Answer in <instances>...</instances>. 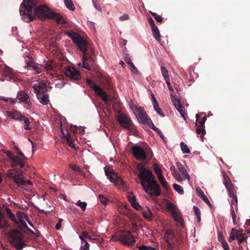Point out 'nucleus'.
<instances>
[{
  "label": "nucleus",
  "instance_id": "obj_1",
  "mask_svg": "<svg viewBox=\"0 0 250 250\" xmlns=\"http://www.w3.org/2000/svg\"><path fill=\"white\" fill-rule=\"evenodd\" d=\"M37 0H23L20 7L19 12L21 18L25 22L33 21L37 15L39 18L49 19L53 12L46 5L39 6L33 10Z\"/></svg>",
  "mask_w": 250,
  "mask_h": 250
},
{
  "label": "nucleus",
  "instance_id": "obj_2",
  "mask_svg": "<svg viewBox=\"0 0 250 250\" xmlns=\"http://www.w3.org/2000/svg\"><path fill=\"white\" fill-rule=\"evenodd\" d=\"M138 178L146 193L151 196H158L160 194V187L151 171L142 168Z\"/></svg>",
  "mask_w": 250,
  "mask_h": 250
},
{
  "label": "nucleus",
  "instance_id": "obj_3",
  "mask_svg": "<svg viewBox=\"0 0 250 250\" xmlns=\"http://www.w3.org/2000/svg\"><path fill=\"white\" fill-rule=\"evenodd\" d=\"M65 34L71 38L81 51L84 53L82 58L83 62L79 63L78 64V66L89 70H90L91 67L89 63H94V60L92 54L86 53L87 45V42L79 34L73 31L66 32Z\"/></svg>",
  "mask_w": 250,
  "mask_h": 250
},
{
  "label": "nucleus",
  "instance_id": "obj_4",
  "mask_svg": "<svg viewBox=\"0 0 250 250\" xmlns=\"http://www.w3.org/2000/svg\"><path fill=\"white\" fill-rule=\"evenodd\" d=\"M9 241L18 250H21L25 246L21 232L17 230L13 229L8 233Z\"/></svg>",
  "mask_w": 250,
  "mask_h": 250
},
{
  "label": "nucleus",
  "instance_id": "obj_5",
  "mask_svg": "<svg viewBox=\"0 0 250 250\" xmlns=\"http://www.w3.org/2000/svg\"><path fill=\"white\" fill-rule=\"evenodd\" d=\"M166 208L176 222V225L182 228L184 227V223L182 215L176 206L171 202H169L167 203Z\"/></svg>",
  "mask_w": 250,
  "mask_h": 250
},
{
  "label": "nucleus",
  "instance_id": "obj_6",
  "mask_svg": "<svg viewBox=\"0 0 250 250\" xmlns=\"http://www.w3.org/2000/svg\"><path fill=\"white\" fill-rule=\"evenodd\" d=\"M130 107L140 124L144 125L149 124V122L151 119L148 117L143 107L131 104Z\"/></svg>",
  "mask_w": 250,
  "mask_h": 250
},
{
  "label": "nucleus",
  "instance_id": "obj_7",
  "mask_svg": "<svg viewBox=\"0 0 250 250\" xmlns=\"http://www.w3.org/2000/svg\"><path fill=\"white\" fill-rule=\"evenodd\" d=\"M117 120L121 126L127 129L133 134L136 133L135 125L132 120L125 114L123 113L120 114L117 116Z\"/></svg>",
  "mask_w": 250,
  "mask_h": 250
},
{
  "label": "nucleus",
  "instance_id": "obj_8",
  "mask_svg": "<svg viewBox=\"0 0 250 250\" xmlns=\"http://www.w3.org/2000/svg\"><path fill=\"white\" fill-rule=\"evenodd\" d=\"M7 175L9 177L12 178L14 182L19 187L26 185H32V182L30 180L24 179L22 172L20 170L19 172H12L11 170H9L7 172Z\"/></svg>",
  "mask_w": 250,
  "mask_h": 250
},
{
  "label": "nucleus",
  "instance_id": "obj_9",
  "mask_svg": "<svg viewBox=\"0 0 250 250\" xmlns=\"http://www.w3.org/2000/svg\"><path fill=\"white\" fill-rule=\"evenodd\" d=\"M86 83L91 88L94 90L96 94L98 95L102 99L105 104L108 103L107 95L105 91L103 90L100 86L97 85L95 82L89 79L86 80Z\"/></svg>",
  "mask_w": 250,
  "mask_h": 250
},
{
  "label": "nucleus",
  "instance_id": "obj_10",
  "mask_svg": "<svg viewBox=\"0 0 250 250\" xmlns=\"http://www.w3.org/2000/svg\"><path fill=\"white\" fill-rule=\"evenodd\" d=\"M104 172L110 182L114 183L115 185L123 186L124 185V181L113 169L104 168Z\"/></svg>",
  "mask_w": 250,
  "mask_h": 250
},
{
  "label": "nucleus",
  "instance_id": "obj_11",
  "mask_svg": "<svg viewBox=\"0 0 250 250\" xmlns=\"http://www.w3.org/2000/svg\"><path fill=\"white\" fill-rule=\"evenodd\" d=\"M119 241L124 245L130 246H133L135 243L134 237L129 231L123 230L120 234Z\"/></svg>",
  "mask_w": 250,
  "mask_h": 250
},
{
  "label": "nucleus",
  "instance_id": "obj_12",
  "mask_svg": "<svg viewBox=\"0 0 250 250\" xmlns=\"http://www.w3.org/2000/svg\"><path fill=\"white\" fill-rule=\"evenodd\" d=\"M170 97L173 105L180 114L183 118L185 120L186 113L184 110V107L181 104L180 99L176 96H175L173 94L170 95Z\"/></svg>",
  "mask_w": 250,
  "mask_h": 250
},
{
  "label": "nucleus",
  "instance_id": "obj_13",
  "mask_svg": "<svg viewBox=\"0 0 250 250\" xmlns=\"http://www.w3.org/2000/svg\"><path fill=\"white\" fill-rule=\"evenodd\" d=\"M132 153L138 160H144L146 158L144 149L139 146L135 145L132 146Z\"/></svg>",
  "mask_w": 250,
  "mask_h": 250
},
{
  "label": "nucleus",
  "instance_id": "obj_14",
  "mask_svg": "<svg viewBox=\"0 0 250 250\" xmlns=\"http://www.w3.org/2000/svg\"><path fill=\"white\" fill-rule=\"evenodd\" d=\"M64 73L72 80H78L81 78V74L76 68L71 66L67 67Z\"/></svg>",
  "mask_w": 250,
  "mask_h": 250
},
{
  "label": "nucleus",
  "instance_id": "obj_15",
  "mask_svg": "<svg viewBox=\"0 0 250 250\" xmlns=\"http://www.w3.org/2000/svg\"><path fill=\"white\" fill-rule=\"evenodd\" d=\"M16 97L17 100H19V103H23L28 106H30L32 104L30 97L25 91H19L17 93Z\"/></svg>",
  "mask_w": 250,
  "mask_h": 250
},
{
  "label": "nucleus",
  "instance_id": "obj_16",
  "mask_svg": "<svg viewBox=\"0 0 250 250\" xmlns=\"http://www.w3.org/2000/svg\"><path fill=\"white\" fill-rule=\"evenodd\" d=\"M57 69L56 63L53 61L47 62L44 66V69L45 70L47 73L53 77L56 76Z\"/></svg>",
  "mask_w": 250,
  "mask_h": 250
},
{
  "label": "nucleus",
  "instance_id": "obj_17",
  "mask_svg": "<svg viewBox=\"0 0 250 250\" xmlns=\"http://www.w3.org/2000/svg\"><path fill=\"white\" fill-rule=\"evenodd\" d=\"M6 114L8 117L12 120L15 121H20L23 115L21 114L19 111L13 109L12 110H7L5 112Z\"/></svg>",
  "mask_w": 250,
  "mask_h": 250
},
{
  "label": "nucleus",
  "instance_id": "obj_18",
  "mask_svg": "<svg viewBox=\"0 0 250 250\" xmlns=\"http://www.w3.org/2000/svg\"><path fill=\"white\" fill-rule=\"evenodd\" d=\"M46 87V83L43 81L38 82L33 85V88L34 92L36 93L37 97H39L40 92Z\"/></svg>",
  "mask_w": 250,
  "mask_h": 250
},
{
  "label": "nucleus",
  "instance_id": "obj_19",
  "mask_svg": "<svg viewBox=\"0 0 250 250\" xmlns=\"http://www.w3.org/2000/svg\"><path fill=\"white\" fill-rule=\"evenodd\" d=\"M61 132L63 137L66 139L67 143L69 146L72 148H75V145L74 143L72 141L71 136L69 131L66 129L64 130L61 125Z\"/></svg>",
  "mask_w": 250,
  "mask_h": 250
},
{
  "label": "nucleus",
  "instance_id": "obj_20",
  "mask_svg": "<svg viewBox=\"0 0 250 250\" xmlns=\"http://www.w3.org/2000/svg\"><path fill=\"white\" fill-rule=\"evenodd\" d=\"M11 162L13 163V167L15 166L19 165L21 168L24 166L25 160L21 159L19 156L14 155L10 159Z\"/></svg>",
  "mask_w": 250,
  "mask_h": 250
},
{
  "label": "nucleus",
  "instance_id": "obj_21",
  "mask_svg": "<svg viewBox=\"0 0 250 250\" xmlns=\"http://www.w3.org/2000/svg\"><path fill=\"white\" fill-rule=\"evenodd\" d=\"M26 67H29L30 70H32L37 74H40L44 70V65L41 64L35 65L32 63L27 62Z\"/></svg>",
  "mask_w": 250,
  "mask_h": 250
},
{
  "label": "nucleus",
  "instance_id": "obj_22",
  "mask_svg": "<svg viewBox=\"0 0 250 250\" xmlns=\"http://www.w3.org/2000/svg\"><path fill=\"white\" fill-rule=\"evenodd\" d=\"M176 166L179 170V171L182 174L185 178L187 179L188 183L190 184V177L189 175L187 172V170L184 167V166L180 162L176 163Z\"/></svg>",
  "mask_w": 250,
  "mask_h": 250
},
{
  "label": "nucleus",
  "instance_id": "obj_23",
  "mask_svg": "<svg viewBox=\"0 0 250 250\" xmlns=\"http://www.w3.org/2000/svg\"><path fill=\"white\" fill-rule=\"evenodd\" d=\"M196 191L198 195L203 200L210 208H212V205L208 199V197L204 194L203 192L199 187L196 188Z\"/></svg>",
  "mask_w": 250,
  "mask_h": 250
},
{
  "label": "nucleus",
  "instance_id": "obj_24",
  "mask_svg": "<svg viewBox=\"0 0 250 250\" xmlns=\"http://www.w3.org/2000/svg\"><path fill=\"white\" fill-rule=\"evenodd\" d=\"M3 72L6 76H8L10 80H14V76L16 72L12 68L5 65L3 68Z\"/></svg>",
  "mask_w": 250,
  "mask_h": 250
},
{
  "label": "nucleus",
  "instance_id": "obj_25",
  "mask_svg": "<svg viewBox=\"0 0 250 250\" xmlns=\"http://www.w3.org/2000/svg\"><path fill=\"white\" fill-rule=\"evenodd\" d=\"M170 169L171 171L172 176L178 182H182L184 180V179L183 178L179 173L176 167L174 166L170 167Z\"/></svg>",
  "mask_w": 250,
  "mask_h": 250
},
{
  "label": "nucleus",
  "instance_id": "obj_26",
  "mask_svg": "<svg viewBox=\"0 0 250 250\" xmlns=\"http://www.w3.org/2000/svg\"><path fill=\"white\" fill-rule=\"evenodd\" d=\"M223 177V183L229 191L231 194V187L232 185L230 182L229 179L226 172H224Z\"/></svg>",
  "mask_w": 250,
  "mask_h": 250
},
{
  "label": "nucleus",
  "instance_id": "obj_27",
  "mask_svg": "<svg viewBox=\"0 0 250 250\" xmlns=\"http://www.w3.org/2000/svg\"><path fill=\"white\" fill-rule=\"evenodd\" d=\"M196 123L198 125H205V122L207 120V117L204 115V113H201L200 115H196Z\"/></svg>",
  "mask_w": 250,
  "mask_h": 250
},
{
  "label": "nucleus",
  "instance_id": "obj_28",
  "mask_svg": "<svg viewBox=\"0 0 250 250\" xmlns=\"http://www.w3.org/2000/svg\"><path fill=\"white\" fill-rule=\"evenodd\" d=\"M51 14L52 15L50 16L49 19H53L55 20L58 23L60 24H62L65 22L64 19L60 15L54 13L53 12H52Z\"/></svg>",
  "mask_w": 250,
  "mask_h": 250
},
{
  "label": "nucleus",
  "instance_id": "obj_29",
  "mask_svg": "<svg viewBox=\"0 0 250 250\" xmlns=\"http://www.w3.org/2000/svg\"><path fill=\"white\" fill-rule=\"evenodd\" d=\"M79 237L81 240V244L80 250H89V244L85 239H84L82 236H79Z\"/></svg>",
  "mask_w": 250,
  "mask_h": 250
},
{
  "label": "nucleus",
  "instance_id": "obj_30",
  "mask_svg": "<svg viewBox=\"0 0 250 250\" xmlns=\"http://www.w3.org/2000/svg\"><path fill=\"white\" fill-rule=\"evenodd\" d=\"M160 70L165 81L166 82L170 80L168 71L167 68L164 66H161L160 67Z\"/></svg>",
  "mask_w": 250,
  "mask_h": 250
},
{
  "label": "nucleus",
  "instance_id": "obj_31",
  "mask_svg": "<svg viewBox=\"0 0 250 250\" xmlns=\"http://www.w3.org/2000/svg\"><path fill=\"white\" fill-rule=\"evenodd\" d=\"M38 100L40 103L43 105H46L48 104L49 100L48 94H45L42 96H40V94L39 95V97H37Z\"/></svg>",
  "mask_w": 250,
  "mask_h": 250
},
{
  "label": "nucleus",
  "instance_id": "obj_32",
  "mask_svg": "<svg viewBox=\"0 0 250 250\" xmlns=\"http://www.w3.org/2000/svg\"><path fill=\"white\" fill-rule=\"evenodd\" d=\"M173 237V232L170 229H167L165 233L164 236V239L166 242L168 243L169 240Z\"/></svg>",
  "mask_w": 250,
  "mask_h": 250
},
{
  "label": "nucleus",
  "instance_id": "obj_33",
  "mask_svg": "<svg viewBox=\"0 0 250 250\" xmlns=\"http://www.w3.org/2000/svg\"><path fill=\"white\" fill-rule=\"evenodd\" d=\"M18 217L21 223L24 227H26V222L28 221L27 216L24 214L21 213L18 215Z\"/></svg>",
  "mask_w": 250,
  "mask_h": 250
},
{
  "label": "nucleus",
  "instance_id": "obj_34",
  "mask_svg": "<svg viewBox=\"0 0 250 250\" xmlns=\"http://www.w3.org/2000/svg\"><path fill=\"white\" fill-rule=\"evenodd\" d=\"M152 29L154 38L159 42H161V35L158 27H154Z\"/></svg>",
  "mask_w": 250,
  "mask_h": 250
},
{
  "label": "nucleus",
  "instance_id": "obj_35",
  "mask_svg": "<svg viewBox=\"0 0 250 250\" xmlns=\"http://www.w3.org/2000/svg\"><path fill=\"white\" fill-rule=\"evenodd\" d=\"M69 129L70 131H72L75 133L78 132L80 134H83L84 132V129L83 128H79L76 125H71L69 127Z\"/></svg>",
  "mask_w": 250,
  "mask_h": 250
},
{
  "label": "nucleus",
  "instance_id": "obj_36",
  "mask_svg": "<svg viewBox=\"0 0 250 250\" xmlns=\"http://www.w3.org/2000/svg\"><path fill=\"white\" fill-rule=\"evenodd\" d=\"M236 233H237V240L239 244L243 242V241L246 239L245 237V233L243 232V230L239 231L236 230Z\"/></svg>",
  "mask_w": 250,
  "mask_h": 250
},
{
  "label": "nucleus",
  "instance_id": "obj_37",
  "mask_svg": "<svg viewBox=\"0 0 250 250\" xmlns=\"http://www.w3.org/2000/svg\"><path fill=\"white\" fill-rule=\"evenodd\" d=\"M158 180L159 182L161 183V185L163 186V188H164L165 189H167V182L163 175V174H161L160 175H159L157 176Z\"/></svg>",
  "mask_w": 250,
  "mask_h": 250
},
{
  "label": "nucleus",
  "instance_id": "obj_38",
  "mask_svg": "<svg viewBox=\"0 0 250 250\" xmlns=\"http://www.w3.org/2000/svg\"><path fill=\"white\" fill-rule=\"evenodd\" d=\"M197 127L196 132L199 134H201V136L204 135L206 131L205 129V125H198V123H195Z\"/></svg>",
  "mask_w": 250,
  "mask_h": 250
},
{
  "label": "nucleus",
  "instance_id": "obj_39",
  "mask_svg": "<svg viewBox=\"0 0 250 250\" xmlns=\"http://www.w3.org/2000/svg\"><path fill=\"white\" fill-rule=\"evenodd\" d=\"M142 213L143 217L146 219L150 220L152 218V212L149 209H147L146 210L143 211Z\"/></svg>",
  "mask_w": 250,
  "mask_h": 250
},
{
  "label": "nucleus",
  "instance_id": "obj_40",
  "mask_svg": "<svg viewBox=\"0 0 250 250\" xmlns=\"http://www.w3.org/2000/svg\"><path fill=\"white\" fill-rule=\"evenodd\" d=\"M153 106L154 110L156 111V112L160 116L162 117H165V115L163 113L162 109L159 107V104L157 103H156L155 104H153Z\"/></svg>",
  "mask_w": 250,
  "mask_h": 250
},
{
  "label": "nucleus",
  "instance_id": "obj_41",
  "mask_svg": "<svg viewBox=\"0 0 250 250\" xmlns=\"http://www.w3.org/2000/svg\"><path fill=\"white\" fill-rule=\"evenodd\" d=\"M180 147L184 154H188L190 153V150L188 146L184 142L180 143Z\"/></svg>",
  "mask_w": 250,
  "mask_h": 250
},
{
  "label": "nucleus",
  "instance_id": "obj_42",
  "mask_svg": "<svg viewBox=\"0 0 250 250\" xmlns=\"http://www.w3.org/2000/svg\"><path fill=\"white\" fill-rule=\"evenodd\" d=\"M64 4L67 9L71 11H74L75 9V6L73 4L71 0H63Z\"/></svg>",
  "mask_w": 250,
  "mask_h": 250
},
{
  "label": "nucleus",
  "instance_id": "obj_43",
  "mask_svg": "<svg viewBox=\"0 0 250 250\" xmlns=\"http://www.w3.org/2000/svg\"><path fill=\"white\" fill-rule=\"evenodd\" d=\"M173 188L174 189L177 191L179 194L183 195L184 194V190L183 188L177 184H174L173 185Z\"/></svg>",
  "mask_w": 250,
  "mask_h": 250
},
{
  "label": "nucleus",
  "instance_id": "obj_44",
  "mask_svg": "<svg viewBox=\"0 0 250 250\" xmlns=\"http://www.w3.org/2000/svg\"><path fill=\"white\" fill-rule=\"evenodd\" d=\"M75 204L80 207L83 211H85L86 209L87 203L85 202H82L81 200H79Z\"/></svg>",
  "mask_w": 250,
  "mask_h": 250
},
{
  "label": "nucleus",
  "instance_id": "obj_45",
  "mask_svg": "<svg viewBox=\"0 0 250 250\" xmlns=\"http://www.w3.org/2000/svg\"><path fill=\"white\" fill-rule=\"evenodd\" d=\"M98 199L104 205H107L109 202L108 199L106 197L101 194L98 195Z\"/></svg>",
  "mask_w": 250,
  "mask_h": 250
},
{
  "label": "nucleus",
  "instance_id": "obj_46",
  "mask_svg": "<svg viewBox=\"0 0 250 250\" xmlns=\"http://www.w3.org/2000/svg\"><path fill=\"white\" fill-rule=\"evenodd\" d=\"M69 167L74 171H76L80 173L82 175L85 177L84 173L81 170V169L76 165H70Z\"/></svg>",
  "mask_w": 250,
  "mask_h": 250
},
{
  "label": "nucleus",
  "instance_id": "obj_47",
  "mask_svg": "<svg viewBox=\"0 0 250 250\" xmlns=\"http://www.w3.org/2000/svg\"><path fill=\"white\" fill-rule=\"evenodd\" d=\"M236 230L235 229L233 228L231 230L229 235L230 241H233L235 239L237 240V233H236Z\"/></svg>",
  "mask_w": 250,
  "mask_h": 250
},
{
  "label": "nucleus",
  "instance_id": "obj_48",
  "mask_svg": "<svg viewBox=\"0 0 250 250\" xmlns=\"http://www.w3.org/2000/svg\"><path fill=\"white\" fill-rule=\"evenodd\" d=\"M153 168L157 176L163 174L162 170L158 164L155 163L154 164Z\"/></svg>",
  "mask_w": 250,
  "mask_h": 250
},
{
  "label": "nucleus",
  "instance_id": "obj_49",
  "mask_svg": "<svg viewBox=\"0 0 250 250\" xmlns=\"http://www.w3.org/2000/svg\"><path fill=\"white\" fill-rule=\"evenodd\" d=\"M8 226L7 223L4 220L3 216L0 217V229L7 228Z\"/></svg>",
  "mask_w": 250,
  "mask_h": 250
},
{
  "label": "nucleus",
  "instance_id": "obj_50",
  "mask_svg": "<svg viewBox=\"0 0 250 250\" xmlns=\"http://www.w3.org/2000/svg\"><path fill=\"white\" fill-rule=\"evenodd\" d=\"M132 206V207L135 208L136 209L139 210L141 208V206L139 205V203L135 200L130 203Z\"/></svg>",
  "mask_w": 250,
  "mask_h": 250
},
{
  "label": "nucleus",
  "instance_id": "obj_51",
  "mask_svg": "<svg viewBox=\"0 0 250 250\" xmlns=\"http://www.w3.org/2000/svg\"><path fill=\"white\" fill-rule=\"evenodd\" d=\"M230 212H231V216H232L233 223L235 225L236 224V219H235L236 215H235V211H234L233 207V206L232 205L231 206V211H230Z\"/></svg>",
  "mask_w": 250,
  "mask_h": 250
},
{
  "label": "nucleus",
  "instance_id": "obj_52",
  "mask_svg": "<svg viewBox=\"0 0 250 250\" xmlns=\"http://www.w3.org/2000/svg\"><path fill=\"white\" fill-rule=\"evenodd\" d=\"M127 197L130 203L136 200V198L132 192H128Z\"/></svg>",
  "mask_w": 250,
  "mask_h": 250
},
{
  "label": "nucleus",
  "instance_id": "obj_53",
  "mask_svg": "<svg viewBox=\"0 0 250 250\" xmlns=\"http://www.w3.org/2000/svg\"><path fill=\"white\" fill-rule=\"evenodd\" d=\"M139 250H158L156 248L146 246H142L139 248Z\"/></svg>",
  "mask_w": 250,
  "mask_h": 250
},
{
  "label": "nucleus",
  "instance_id": "obj_54",
  "mask_svg": "<svg viewBox=\"0 0 250 250\" xmlns=\"http://www.w3.org/2000/svg\"><path fill=\"white\" fill-rule=\"evenodd\" d=\"M80 236H82L83 238H87L90 240L92 239V237L91 235L89 234V233L87 231H83L82 233V235Z\"/></svg>",
  "mask_w": 250,
  "mask_h": 250
},
{
  "label": "nucleus",
  "instance_id": "obj_55",
  "mask_svg": "<svg viewBox=\"0 0 250 250\" xmlns=\"http://www.w3.org/2000/svg\"><path fill=\"white\" fill-rule=\"evenodd\" d=\"M7 212L8 214L9 218L13 220L14 221L15 219V215L11 212V210L9 208L7 209Z\"/></svg>",
  "mask_w": 250,
  "mask_h": 250
},
{
  "label": "nucleus",
  "instance_id": "obj_56",
  "mask_svg": "<svg viewBox=\"0 0 250 250\" xmlns=\"http://www.w3.org/2000/svg\"><path fill=\"white\" fill-rule=\"evenodd\" d=\"M130 67V69L131 71L135 74H137L138 73V70L134 64L132 63L129 65Z\"/></svg>",
  "mask_w": 250,
  "mask_h": 250
},
{
  "label": "nucleus",
  "instance_id": "obj_57",
  "mask_svg": "<svg viewBox=\"0 0 250 250\" xmlns=\"http://www.w3.org/2000/svg\"><path fill=\"white\" fill-rule=\"evenodd\" d=\"M16 152L19 155L18 156L26 161V157L24 154L19 148H16Z\"/></svg>",
  "mask_w": 250,
  "mask_h": 250
},
{
  "label": "nucleus",
  "instance_id": "obj_58",
  "mask_svg": "<svg viewBox=\"0 0 250 250\" xmlns=\"http://www.w3.org/2000/svg\"><path fill=\"white\" fill-rule=\"evenodd\" d=\"M217 237H218V240L220 242L222 243V242H225L224 241L223 235V233L222 232H221V231L218 232Z\"/></svg>",
  "mask_w": 250,
  "mask_h": 250
},
{
  "label": "nucleus",
  "instance_id": "obj_59",
  "mask_svg": "<svg viewBox=\"0 0 250 250\" xmlns=\"http://www.w3.org/2000/svg\"><path fill=\"white\" fill-rule=\"evenodd\" d=\"M20 121H23L24 124V125H29L30 124V122L29 120V119L25 117V116L23 115L22 118H21V120H20Z\"/></svg>",
  "mask_w": 250,
  "mask_h": 250
},
{
  "label": "nucleus",
  "instance_id": "obj_60",
  "mask_svg": "<svg viewBox=\"0 0 250 250\" xmlns=\"http://www.w3.org/2000/svg\"><path fill=\"white\" fill-rule=\"evenodd\" d=\"M148 22L151 27V29L157 27L156 25H155L153 20L151 17L148 18Z\"/></svg>",
  "mask_w": 250,
  "mask_h": 250
},
{
  "label": "nucleus",
  "instance_id": "obj_61",
  "mask_svg": "<svg viewBox=\"0 0 250 250\" xmlns=\"http://www.w3.org/2000/svg\"><path fill=\"white\" fill-rule=\"evenodd\" d=\"M129 16L127 14H124L119 17V19L121 21H124L129 20Z\"/></svg>",
  "mask_w": 250,
  "mask_h": 250
},
{
  "label": "nucleus",
  "instance_id": "obj_62",
  "mask_svg": "<svg viewBox=\"0 0 250 250\" xmlns=\"http://www.w3.org/2000/svg\"><path fill=\"white\" fill-rule=\"evenodd\" d=\"M125 61L129 65L133 63L131 60L129 55L128 54L125 55Z\"/></svg>",
  "mask_w": 250,
  "mask_h": 250
},
{
  "label": "nucleus",
  "instance_id": "obj_63",
  "mask_svg": "<svg viewBox=\"0 0 250 250\" xmlns=\"http://www.w3.org/2000/svg\"><path fill=\"white\" fill-rule=\"evenodd\" d=\"M154 131H157V130H158V128H157V127H156L154 124L153 123V122L151 121V120H150V121L149 122V124H147Z\"/></svg>",
  "mask_w": 250,
  "mask_h": 250
},
{
  "label": "nucleus",
  "instance_id": "obj_64",
  "mask_svg": "<svg viewBox=\"0 0 250 250\" xmlns=\"http://www.w3.org/2000/svg\"><path fill=\"white\" fill-rule=\"evenodd\" d=\"M221 244H222L223 249L225 250H229V245L227 242H224L221 243Z\"/></svg>",
  "mask_w": 250,
  "mask_h": 250
}]
</instances>
